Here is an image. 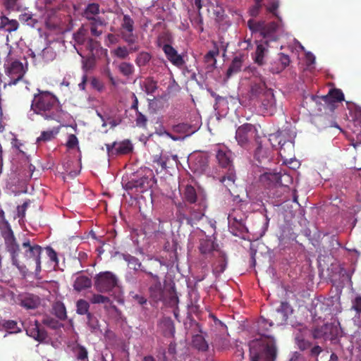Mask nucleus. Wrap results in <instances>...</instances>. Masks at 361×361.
Masks as SVG:
<instances>
[{"label":"nucleus","mask_w":361,"mask_h":361,"mask_svg":"<svg viewBox=\"0 0 361 361\" xmlns=\"http://www.w3.org/2000/svg\"><path fill=\"white\" fill-rule=\"evenodd\" d=\"M34 94L31 109L45 120L61 122L63 111L59 99L51 92L37 90Z\"/></svg>","instance_id":"1"},{"label":"nucleus","mask_w":361,"mask_h":361,"mask_svg":"<svg viewBox=\"0 0 361 361\" xmlns=\"http://www.w3.org/2000/svg\"><path fill=\"white\" fill-rule=\"evenodd\" d=\"M42 248L40 245L31 243L29 239H25L21 245L20 257L21 265L25 266L20 271H25L28 267L36 273L41 271V254Z\"/></svg>","instance_id":"2"},{"label":"nucleus","mask_w":361,"mask_h":361,"mask_svg":"<svg viewBox=\"0 0 361 361\" xmlns=\"http://www.w3.org/2000/svg\"><path fill=\"white\" fill-rule=\"evenodd\" d=\"M207 207L206 199H200L198 202L190 204L179 203L177 218L180 223L185 221L188 224L193 226L204 216Z\"/></svg>","instance_id":"3"},{"label":"nucleus","mask_w":361,"mask_h":361,"mask_svg":"<svg viewBox=\"0 0 361 361\" xmlns=\"http://www.w3.org/2000/svg\"><path fill=\"white\" fill-rule=\"evenodd\" d=\"M73 39L79 48H76L78 54L84 58L83 51L92 53H104V56H107V49L102 47L101 43L89 36V30L84 25H82L76 32L73 34Z\"/></svg>","instance_id":"4"},{"label":"nucleus","mask_w":361,"mask_h":361,"mask_svg":"<svg viewBox=\"0 0 361 361\" xmlns=\"http://www.w3.org/2000/svg\"><path fill=\"white\" fill-rule=\"evenodd\" d=\"M4 73L9 78L8 85H16L23 80L27 71V63L25 65L18 59L13 57L11 49L4 60Z\"/></svg>","instance_id":"5"},{"label":"nucleus","mask_w":361,"mask_h":361,"mask_svg":"<svg viewBox=\"0 0 361 361\" xmlns=\"http://www.w3.org/2000/svg\"><path fill=\"white\" fill-rule=\"evenodd\" d=\"M251 361H275L276 348L273 341L270 343L262 340H253L249 343Z\"/></svg>","instance_id":"6"},{"label":"nucleus","mask_w":361,"mask_h":361,"mask_svg":"<svg viewBox=\"0 0 361 361\" xmlns=\"http://www.w3.org/2000/svg\"><path fill=\"white\" fill-rule=\"evenodd\" d=\"M286 135H288V133L283 130L270 135L269 138V142L274 147L276 146L275 143L279 145V154L285 162L291 160L295 157V135H289L288 139L286 140Z\"/></svg>","instance_id":"7"},{"label":"nucleus","mask_w":361,"mask_h":361,"mask_svg":"<svg viewBox=\"0 0 361 361\" xmlns=\"http://www.w3.org/2000/svg\"><path fill=\"white\" fill-rule=\"evenodd\" d=\"M94 287L99 292L118 291L122 293L123 290L118 278L111 271H102L94 277Z\"/></svg>","instance_id":"8"},{"label":"nucleus","mask_w":361,"mask_h":361,"mask_svg":"<svg viewBox=\"0 0 361 361\" xmlns=\"http://www.w3.org/2000/svg\"><path fill=\"white\" fill-rule=\"evenodd\" d=\"M249 29L252 33L259 32L264 39V44L268 45L270 41H276L278 36L276 31L279 28V24L275 22L266 23L264 21H255L249 20L247 22Z\"/></svg>","instance_id":"9"},{"label":"nucleus","mask_w":361,"mask_h":361,"mask_svg":"<svg viewBox=\"0 0 361 361\" xmlns=\"http://www.w3.org/2000/svg\"><path fill=\"white\" fill-rule=\"evenodd\" d=\"M2 237L4 240L5 248L11 255L13 264L19 270H22L25 266L20 264V247L18 244L13 231L10 226H8L6 230L2 231Z\"/></svg>","instance_id":"10"},{"label":"nucleus","mask_w":361,"mask_h":361,"mask_svg":"<svg viewBox=\"0 0 361 361\" xmlns=\"http://www.w3.org/2000/svg\"><path fill=\"white\" fill-rule=\"evenodd\" d=\"M11 300L27 310L37 308L41 300L37 295H11Z\"/></svg>","instance_id":"11"},{"label":"nucleus","mask_w":361,"mask_h":361,"mask_svg":"<svg viewBox=\"0 0 361 361\" xmlns=\"http://www.w3.org/2000/svg\"><path fill=\"white\" fill-rule=\"evenodd\" d=\"M260 111L265 114L273 115L276 109V99L272 91L267 92L264 96L257 99Z\"/></svg>","instance_id":"12"},{"label":"nucleus","mask_w":361,"mask_h":361,"mask_svg":"<svg viewBox=\"0 0 361 361\" xmlns=\"http://www.w3.org/2000/svg\"><path fill=\"white\" fill-rule=\"evenodd\" d=\"M271 88H268L265 80L262 78L253 80L250 85V99H258L264 96L268 91H272Z\"/></svg>","instance_id":"13"},{"label":"nucleus","mask_w":361,"mask_h":361,"mask_svg":"<svg viewBox=\"0 0 361 361\" xmlns=\"http://www.w3.org/2000/svg\"><path fill=\"white\" fill-rule=\"evenodd\" d=\"M253 128V126L250 123H245L238 128L235 132V140L240 147L243 148L248 147L250 133L252 131Z\"/></svg>","instance_id":"14"},{"label":"nucleus","mask_w":361,"mask_h":361,"mask_svg":"<svg viewBox=\"0 0 361 361\" xmlns=\"http://www.w3.org/2000/svg\"><path fill=\"white\" fill-rule=\"evenodd\" d=\"M339 299L338 295H318L317 297V302L314 304L317 310L331 312L334 302L338 301ZM329 312L328 314H329Z\"/></svg>","instance_id":"15"},{"label":"nucleus","mask_w":361,"mask_h":361,"mask_svg":"<svg viewBox=\"0 0 361 361\" xmlns=\"http://www.w3.org/2000/svg\"><path fill=\"white\" fill-rule=\"evenodd\" d=\"M162 49L166 54L167 59L174 66L180 68L184 63L185 61L183 56L178 54V51L169 44L163 46Z\"/></svg>","instance_id":"16"},{"label":"nucleus","mask_w":361,"mask_h":361,"mask_svg":"<svg viewBox=\"0 0 361 361\" xmlns=\"http://www.w3.org/2000/svg\"><path fill=\"white\" fill-rule=\"evenodd\" d=\"M26 333L27 336L39 342L45 341L48 338L47 332L40 327L37 321L30 324L26 329Z\"/></svg>","instance_id":"17"},{"label":"nucleus","mask_w":361,"mask_h":361,"mask_svg":"<svg viewBox=\"0 0 361 361\" xmlns=\"http://www.w3.org/2000/svg\"><path fill=\"white\" fill-rule=\"evenodd\" d=\"M216 159L221 168L233 169L232 153L227 149H219L216 153Z\"/></svg>","instance_id":"18"},{"label":"nucleus","mask_w":361,"mask_h":361,"mask_svg":"<svg viewBox=\"0 0 361 361\" xmlns=\"http://www.w3.org/2000/svg\"><path fill=\"white\" fill-rule=\"evenodd\" d=\"M282 176L280 173L265 172L259 177V181L265 187L271 188L276 185H281Z\"/></svg>","instance_id":"19"},{"label":"nucleus","mask_w":361,"mask_h":361,"mask_svg":"<svg viewBox=\"0 0 361 361\" xmlns=\"http://www.w3.org/2000/svg\"><path fill=\"white\" fill-rule=\"evenodd\" d=\"M88 21L91 35L96 37H100L103 34L102 28L107 25L106 20L100 17L94 18V20H89Z\"/></svg>","instance_id":"20"},{"label":"nucleus","mask_w":361,"mask_h":361,"mask_svg":"<svg viewBox=\"0 0 361 361\" xmlns=\"http://www.w3.org/2000/svg\"><path fill=\"white\" fill-rule=\"evenodd\" d=\"M199 250L200 253L208 257L209 256H216V251H219L216 249L215 244L211 239H202L200 242Z\"/></svg>","instance_id":"21"},{"label":"nucleus","mask_w":361,"mask_h":361,"mask_svg":"<svg viewBox=\"0 0 361 361\" xmlns=\"http://www.w3.org/2000/svg\"><path fill=\"white\" fill-rule=\"evenodd\" d=\"M328 94L324 96L312 95V99L317 104H322L324 110L333 112L337 107V103L332 98H327Z\"/></svg>","instance_id":"22"},{"label":"nucleus","mask_w":361,"mask_h":361,"mask_svg":"<svg viewBox=\"0 0 361 361\" xmlns=\"http://www.w3.org/2000/svg\"><path fill=\"white\" fill-rule=\"evenodd\" d=\"M92 279L84 275H79L76 276L74 283V290L78 292L85 291L92 287Z\"/></svg>","instance_id":"23"},{"label":"nucleus","mask_w":361,"mask_h":361,"mask_svg":"<svg viewBox=\"0 0 361 361\" xmlns=\"http://www.w3.org/2000/svg\"><path fill=\"white\" fill-rule=\"evenodd\" d=\"M19 27V23L17 20L10 19L6 16L0 17V30L7 32L16 31Z\"/></svg>","instance_id":"24"},{"label":"nucleus","mask_w":361,"mask_h":361,"mask_svg":"<svg viewBox=\"0 0 361 361\" xmlns=\"http://www.w3.org/2000/svg\"><path fill=\"white\" fill-rule=\"evenodd\" d=\"M245 58V56L244 54H239L233 58L226 72V76L228 78H230L233 74H235L241 71Z\"/></svg>","instance_id":"25"},{"label":"nucleus","mask_w":361,"mask_h":361,"mask_svg":"<svg viewBox=\"0 0 361 361\" xmlns=\"http://www.w3.org/2000/svg\"><path fill=\"white\" fill-rule=\"evenodd\" d=\"M216 260L213 264V271L216 274L223 273L227 266V258L224 253L221 251H216Z\"/></svg>","instance_id":"26"},{"label":"nucleus","mask_w":361,"mask_h":361,"mask_svg":"<svg viewBox=\"0 0 361 361\" xmlns=\"http://www.w3.org/2000/svg\"><path fill=\"white\" fill-rule=\"evenodd\" d=\"M183 199L190 204L198 202L199 200L205 199V197L198 196L195 188L191 185H187L183 191Z\"/></svg>","instance_id":"27"},{"label":"nucleus","mask_w":361,"mask_h":361,"mask_svg":"<svg viewBox=\"0 0 361 361\" xmlns=\"http://www.w3.org/2000/svg\"><path fill=\"white\" fill-rule=\"evenodd\" d=\"M155 183L154 176L149 177L148 176H144L139 179L135 180L137 192H143L152 188L153 184Z\"/></svg>","instance_id":"28"},{"label":"nucleus","mask_w":361,"mask_h":361,"mask_svg":"<svg viewBox=\"0 0 361 361\" xmlns=\"http://www.w3.org/2000/svg\"><path fill=\"white\" fill-rule=\"evenodd\" d=\"M99 7L97 3L88 4L82 13V16L87 20L100 18L101 16H99Z\"/></svg>","instance_id":"29"},{"label":"nucleus","mask_w":361,"mask_h":361,"mask_svg":"<svg viewBox=\"0 0 361 361\" xmlns=\"http://www.w3.org/2000/svg\"><path fill=\"white\" fill-rule=\"evenodd\" d=\"M189 19L192 26L201 33L204 31L203 18L201 12L189 11Z\"/></svg>","instance_id":"30"},{"label":"nucleus","mask_w":361,"mask_h":361,"mask_svg":"<svg viewBox=\"0 0 361 361\" xmlns=\"http://www.w3.org/2000/svg\"><path fill=\"white\" fill-rule=\"evenodd\" d=\"M122 257L128 263V265L130 269H134L135 271L140 269L147 274V271L145 269L142 268V263L137 257L128 253L122 254Z\"/></svg>","instance_id":"31"},{"label":"nucleus","mask_w":361,"mask_h":361,"mask_svg":"<svg viewBox=\"0 0 361 361\" xmlns=\"http://www.w3.org/2000/svg\"><path fill=\"white\" fill-rule=\"evenodd\" d=\"M104 56V53H92L87 51V56L82 61V68L85 71L93 69L96 64V57Z\"/></svg>","instance_id":"32"},{"label":"nucleus","mask_w":361,"mask_h":361,"mask_svg":"<svg viewBox=\"0 0 361 361\" xmlns=\"http://www.w3.org/2000/svg\"><path fill=\"white\" fill-rule=\"evenodd\" d=\"M235 177L234 169H229L226 174L219 178V181L222 183L228 190H231V188L235 185Z\"/></svg>","instance_id":"33"},{"label":"nucleus","mask_w":361,"mask_h":361,"mask_svg":"<svg viewBox=\"0 0 361 361\" xmlns=\"http://www.w3.org/2000/svg\"><path fill=\"white\" fill-rule=\"evenodd\" d=\"M147 276L151 277L149 290L151 293H163L162 286L159 281V278L157 274H154L151 271L147 272Z\"/></svg>","instance_id":"34"},{"label":"nucleus","mask_w":361,"mask_h":361,"mask_svg":"<svg viewBox=\"0 0 361 361\" xmlns=\"http://www.w3.org/2000/svg\"><path fill=\"white\" fill-rule=\"evenodd\" d=\"M59 133V128H53L52 130L42 131L39 137L37 138L36 143L40 145L42 142H47L55 138Z\"/></svg>","instance_id":"35"},{"label":"nucleus","mask_w":361,"mask_h":361,"mask_svg":"<svg viewBox=\"0 0 361 361\" xmlns=\"http://www.w3.org/2000/svg\"><path fill=\"white\" fill-rule=\"evenodd\" d=\"M72 350L78 360L88 361L87 350L84 346L74 343L72 346Z\"/></svg>","instance_id":"36"},{"label":"nucleus","mask_w":361,"mask_h":361,"mask_svg":"<svg viewBox=\"0 0 361 361\" xmlns=\"http://www.w3.org/2000/svg\"><path fill=\"white\" fill-rule=\"evenodd\" d=\"M40 288L49 293H57L59 290V283L56 281H44L41 282Z\"/></svg>","instance_id":"37"},{"label":"nucleus","mask_w":361,"mask_h":361,"mask_svg":"<svg viewBox=\"0 0 361 361\" xmlns=\"http://www.w3.org/2000/svg\"><path fill=\"white\" fill-rule=\"evenodd\" d=\"M192 345L199 350L205 351L208 348V344L202 334H196L192 336Z\"/></svg>","instance_id":"38"},{"label":"nucleus","mask_w":361,"mask_h":361,"mask_svg":"<svg viewBox=\"0 0 361 361\" xmlns=\"http://www.w3.org/2000/svg\"><path fill=\"white\" fill-rule=\"evenodd\" d=\"M133 150L132 144L129 140L118 142L116 148V154H127Z\"/></svg>","instance_id":"39"},{"label":"nucleus","mask_w":361,"mask_h":361,"mask_svg":"<svg viewBox=\"0 0 361 361\" xmlns=\"http://www.w3.org/2000/svg\"><path fill=\"white\" fill-rule=\"evenodd\" d=\"M119 72L126 77L132 75L135 71L134 66L130 62H121L118 66Z\"/></svg>","instance_id":"40"},{"label":"nucleus","mask_w":361,"mask_h":361,"mask_svg":"<svg viewBox=\"0 0 361 361\" xmlns=\"http://www.w3.org/2000/svg\"><path fill=\"white\" fill-rule=\"evenodd\" d=\"M266 48L262 44H259L257 46L254 61L259 66H262L264 63V58Z\"/></svg>","instance_id":"41"},{"label":"nucleus","mask_w":361,"mask_h":361,"mask_svg":"<svg viewBox=\"0 0 361 361\" xmlns=\"http://www.w3.org/2000/svg\"><path fill=\"white\" fill-rule=\"evenodd\" d=\"M151 59L152 55L149 52L141 51L137 54L135 61L137 66L142 67L146 66Z\"/></svg>","instance_id":"42"},{"label":"nucleus","mask_w":361,"mask_h":361,"mask_svg":"<svg viewBox=\"0 0 361 361\" xmlns=\"http://www.w3.org/2000/svg\"><path fill=\"white\" fill-rule=\"evenodd\" d=\"M134 20L129 15H123L121 27L128 33H133L134 30Z\"/></svg>","instance_id":"43"},{"label":"nucleus","mask_w":361,"mask_h":361,"mask_svg":"<svg viewBox=\"0 0 361 361\" xmlns=\"http://www.w3.org/2000/svg\"><path fill=\"white\" fill-rule=\"evenodd\" d=\"M273 323L272 322H269L267 319L264 317H260V319L258 321V327H259V334H261L263 336L268 337V336L266 334L265 331L269 330V328L272 326Z\"/></svg>","instance_id":"44"},{"label":"nucleus","mask_w":361,"mask_h":361,"mask_svg":"<svg viewBox=\"0 0 361 361\" xmlns=\"http://www.w3.org/2000/svg\"><path fill=\"white\" fill-rule=\"evenodd\" d=\"M53 310L56 316L60 319H65L66 317V310L65 305L61 302H57L53 306Z\"/></svg>","instance_id":"45"},{"label":"nucleus","mask_w":361,"mask_h":361,"mask_svg":"<svg viewBox=\"0 0 361 361\" xmlns=\"http://www.w3.org/2000/svg\"><path fill=\"white\" fill-rule=\"evenodd\" d=\"M111 54L120 59H126L129 56L128 48L126 46H119L111 51Z\"/></svg>","instance_id":"46"},{"label":"nucleus","mask_w":361,"mask_h":361,"mask_svg":"<svg viewBox=\"0 0 361 361\" xmlns=\"http://www.w3.org/2000/svg\"><path fill=\"white\" fill-rule=\"evenodd\" d=\"M332 98L337 104L344 100V94L341 90L333 88L328 92L327 98Z\"/></svg>","instance_id":"47"},{"label":"nucleus","mask_w":361,"mask_h":361,"mask_svg":"<svg viewBox=\"0 0 361 361\" xmlns=\"http://www.w3.org/2000/svg\"><path fill=\"white\" fill-rule=\"evenodd\" d=\"M228 223L231 226H235L238 230H242L244 226V221L242 218L238 219L234 213L230 214L228 217Z\"/></svg>","instance_id":"48"},{"label":"nucleus","mask_w":361,"mask_h":361,"mask_svg":"<svg viewBox=\"0 0 361 361\" xmlns=\"http://www.w3.org/2000/svg\"><path fill=\"white\" fill-rule=\"evenodd\" d=\"M279 63L280 66H279L276 70L273 71L274 73H280L283 70H284L290 63V58L288 55L281 53L279 54Z\"/></svg>","instance_id":"49"},{"label":"nucleus","mask_w":361,"mask_h":361,"mask_svg":"<svg viewBox=\"0 0 361 361\" xmlns=\"http://www.w3.org/2000/svg\"><path fill=\"white\" fill-rule=\"evenodd\" d=\"M144 88L147 94H153L157 89V82L152 78H147L144 82Z\"/></svg>","instance_id":"50"},{"label":"nucleus","mask_w":361,"mask_h":361,"mask_svg":"<svg viewBox=\"0 0 361 361\" xmlns=\"http://www.w3.org/2000/svg\"><path fill=\"white\" fill-rule=\"evenodd\" d=\"M277 312L283 314L284 320H286L288 316L292 313V308L290 305L286 302H281L280 307L276 309Z\"/></svg>","instance_id":"51"},{"label":"nucleus","mask_w":361,"mask_h":361,"mask_svg":"<svg viewBox=\"0 0 361 361\" xmlns=\"http://www.w3.org/2000/svg\"><path fill=\"white\" fill-rule=\"evenodd\" d=\"M1 326H4L9 334H16L20 331V329L17 326V323L14 321H6L4 323L1 322Z\"/></svg>","instance_id":"52"},{"label":"nucleus","mask_w":361,"mask_h":361,"mask_svg":"<svg viewBox=\"0 0 361 361\" xmlns=\"http://www.w3.org/2000/svg\"><path fill=\"white\" fill-rule=\"evenodd\" d=\"M4 5L6 9L9 11H19L21 8L18 4V0H4Z\"/></svg>","instance_id":"53"},{"label":"nucleus","mask_w":361,"mask_h":361,"mask_svg":"<svg viewBox=\"0 0 361 361\" xmlns=\"http://www.w3.org/2000/svg\"><path fill=\"white\" fill-rule=\"evenodd\" d=\"M76 307H77L76 312L79 314H86L87 315V314H90L88 312L89 303L84 300H79L77 302Z\"/></svg>","instance_id":"54"},{"label":"nucleus","mask_w":361,"mask_h":361,"mask_svg":"<svg viewBox=\"0 0 361 361\" xmlns=\"http://www.w3.org/2000/svg\"><path fill=\"white\" fill-rule=\"evenodd\" d=\"M169 161L168 156L155 155L153 157V162L161 166V170H165L167 168V161Z\"/></svg>","instance_id":"55"},{"label":"nucleus","mask_w":361,"mask_h":361,"mask_svg":"<svg viewBox=\"0 0 361 361\" xmlns=\"http://www.w3.org/2000/svg\"><path fill=\"white\" fill-rule=\"evenodd\" d=\"M19 20L23 23H26L28 25H34L35 20L32 18V15L30 13H23L19 15Z\"/></svg>","instance_id":"56"},{"label":"nucleus","mask_w":361,"mask_h":361,"mask_svg":"<svg viewBox=\"0 0 361 361\" xmlns=\"http://www.w3.org/2000/svg\"><path fill=\"white\" fill-rule=\"evenodd\" d=\"M279 7V1L274 0L269 4V5L267 6V10L268 12L272 13L275 17H276L281 21V18L277 13V10H278Z\"/></svg>","instance_id":"57"},{"label":"nucleus","mask_w":361,"mask_h":361,"mask_svg":"<svg viewBox=\"0 0 361 361\" xmlns=\"http://www.w3.org/2000/svg\"><path fill=\"white\" fill-rule=\"evenodd\" d=\"M135 123L137 126L142 128H146L147 123V118L145 115H144L139 111L136 112Z\"/></svg>","instance_id":"58"},{"label":"nucleus","mask_w":361,"mask_h":361,"mask_svg":"<svg viewBox=\"0 0 361 361\" xmlns=\"http://www.w3.org/2000/svg\"><path fill=\"white\" fill-rule=\"evenodd\" d=\"M106 58V66L104 68L103 71H102V73L104 75H105L106 78H108V79L109 80L110 82L113 85H116V82H115V80H114V78L111 73V71L110 70V68H109V62H110V59L109 58V56L107 55V56H105Z\"/></svg>","instance_id":"59"},{"label":"nucleus","mask_w":361,"mask_h":361,"mask_svg":"<svg viewBox=\"0 0 361 361\" xmlns=\"http://www.w3.org/2000/svg\"><path fill=\"white\" fill-rule=\"evenodd\" d=\"M295 343L298 347L302 350H305L310 347V343L305 341L300 335L295 336Z\"/></svg>","instance_id":"60"},{"label":"nucleus","mask_w":361,"mask_h":361,"mask_svg":"<svg viewBox=\"0 0 361 361\" xmlns=\"http://www.w3.org/2000/svg\"><path fill=\"white\" fill-rule=\"evenodd\" d=\"M30 201L27 200L24 202L22 205H18L17 207V216L21 219H23L25 216V212L30 205Z\"/></svg>","instance_id":"61"},{"label":"nucleus","mask_w":361,"mask_h":361,"mask_svg":"<svg viewBox=\"0 0 361 361\" xmlns=\"http://www.w3.org/2000/svg\"><path fill=\"white\" fill-rule=\"evenodd\" d=\"M351 309L355 310L357 314H361V296L357 295L352 300Z\"/></svg>","instance_id":"62"},{"label":"nucleus","mask_w":361,"mask_h":361,"mask_svg":"<svg viewBox=\"0 0 361 361\" xmlns=\"http://www.w3.org/2000/svg\"><path fill=\"white\" fill-rule=\"evenodd\" d=\"M265 153L266 151L262 148V147L259 146L257 148L255 157L259 164H262L265 159H268L267 157H264V154Z\"/></svg>","instance_id":"63"},{"label":"nucleus","mask_w":361,"mask_h":361,"mask_svg":"<svg viewBox=\"0 0 361 361\" xmlns=\"http://www.w3.org/2000/svg\"><path fill=\"white\" fill-rule=\"evenodd\" d=\"M87 326L92 332H96L98 329L97 321L92 318L91 314H87Z\"/></svg>","instance_id":"64"}]
</instances>
